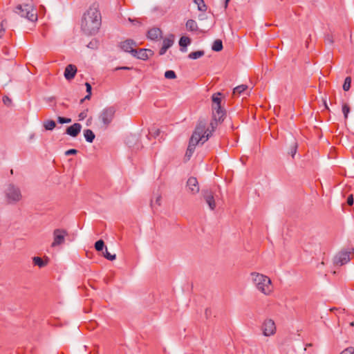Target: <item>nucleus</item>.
Listing matches in <instances>:
<instances>
[{
  "label": "nucleus",
  "instance_id": "obj_35",
  "mask_svg": "<svg viewBox=\"0 0 354 354\" xmlns=\"http://www.w3.org/2000/svg\"><path fill=\"white\" fill-rule=\"evenodd\" d=\"M342 112L344 113V119L346 120L348 118V115L350 112V107L346 103L342 104Z\"/></svg>",
  "mask_w": 354,
  "mask_h": 354
},
{
  "label": "nucleus",
  "instance_id": "obj_12",
  "mask_svg": "<svg viewBox=\"0 0 354 354\" xmlns=\"http://www.w3.org/2000/svg\"><path fill=\"white\" fill-rule=\"evenodd\" d=\"M136 46V43L133 39H127L123 41H121L119 44V47L124 52L130 53L131 55H133L135 48L134 47Z\"/></svg>",
  "mask_w": 354,
  "mask_h": 354
},
{
  "label": "nucleus",
  "instance_id": "obj_5",
  "mask_svg": "<svg viewBox=\"0 0 354 354\" xmlns=\"http://www.w3.org/2000/svg\"><path fill=\"white\" fill-rule=\"evenodd\" d=\"M15 12L30 21L34 22L37 20V11L28 4L18 5L15 8Z\"/></svg>",
  "mask_w": 354,
  "mask_h": 354
},
{
  "label": "nucleus",
  "instance_id": "obj_51",
  "mask_svg": "<svg viewBox=\"0 0 354 354\" xmlns=\"http://www.w3.org/2000/svg\"><path fill=\"white\" fill-rule=\"evenodd\" d=\"M230 1V0H225V3H224V8H227V6H228V3H229Z\"/></svg>",
  "mask_w": 354,
  "mask_h": 354
},
{
  "label": "nucleus",
  "instance_id": "obj_36",
  "mask_svg": "<svg viewBox=\"0 0 354 354\" xmlns=\"http://www.w3.org/2000/svg\"><path fill=\"white\" fill-rule=\"evenodd\" d=\"M137 140L136 136H130L126 138V143L129 147H133L132 143Z\"/></svg>",
  "mask_w": 354,
  "mask_h": 354
},
{
  "label": "nucleus",
  "instance_id": "obj_33",
  "mask_svg": "<svg viewBox=\"0 0 354 354\" xmlns=\"http://www.w3.org/2000/svg\"><path fill=\"white\" fill-rule=\"evenodd\" d=\"M104 248V242L102 240H98L95 243V248L97 251H102Z\"/></svg>",
  "mask_w": 354,
  "mask_h": 354
},
{
  "label": "nucleus",
  "instance_id": "obj_55",
  "mask_svg": "<svg viewBox=\"0 0 354 354\" xmlns=\"http://www.w3.org/2000/svg\"><path fill=\"white\" fill-rule=\"evenodd\" d=\"M328 310H338V309L335 307H332V308H330Z\"/></svg>",
  "mask_w": 354,
  "mask_h": 354
},
{
  "label": "nucleus",
  "instance_id": "obj_4",
  "mask_svg": "<svg viewBox=\"0 0 354 354\" xmlns=\"http://www.w3.org/2000/svg\"><path fill=\"white\" fill-rule=\"evenodd\" d=\"M6 200L9 204H15L21 201L22 194L20 189L13 184H9L4 190Z\"/></svg>",
  "mask_w": 354,
  "mask_h": 354
},
{
  "label": "nucleus",
  "instance_id": "obj_20",
  "mask_svg": "<svg viewBox=\"0 0 354 354\" xmlns=\"http://www.w3.org/2000/svg\"><path fill=\"white\" fill-rule=\"evenodd\" d=\"M186 28L189 30V31H192V32H194V31H196L198 30V25H197V23L196 22V21L193 20V19H189L186 22Z\"/></svg>",
  "mask_w": 354,
  "mask_h": 354
},
{
  "label": "nucleus",
  "instance_id": "obj_56",
  "mask_svg": "<svg viewBox=\"0 0 354 354\" xmlns=\"http://www.w3.org/2000/svg\"><path fill=\"white\" fill-rule=\"evenodd\" d=\"M350 326H354V322H351L350 323Z\"/></svg>",
  "mask_w": 354,
  "mask_h": 354
},
{
  "label": "nucleus",
  "instance_id": "obj_54",
  "mask_svg": "<svg viewBox=\"0 0 354 354\" xmlns=\"http://www.w3.org/2000/svg\"><path fill=\"white\" fill-rule=\"evenodd\" d=\"M88 47L93 48V42L92 41L88 44Z\"/></svg>",
  "mask_w": 354,
  "mask_h": 354
},
{
  "label": "nucleus",
  "instance_id": "obj_45",
  "mask_svg": "<svg viewBox=\"0 0 354 354\" xmlns=\"http://www.w3.org/2000/svg\"><path fill=\"white\" fill-rule=\"evenodd\" d=\"M85 86H86V88L87 93L91 94V90H92L91 85L88 82H86L85 83Z\"/></svg>",
  "mask_w": 354,
  "mask_h": 354
},
{
  "label": "nucleus",
  "instance_id": "obj_23",
  "mask_svg": "<svg viewBox=\"0 0 354 354\" xmlns=\"http://www.w3.org/2000/svg\"><path fill=\"white\" fill-rule=\"evenodd\" d=\"M204 54V50H197L190 53L188 55V57L192 59H196L203 56Z\"/></svg>",
  "mask_w": 354,
  "mask_h": 354
},
{
  "label": "nucleus",
  "instance_id": "obj_11",
  "mask_svg": "<svg viewBox=\"0 0 354 354\" xmlns=\"http://www.w3.org/2000/svg\"><path fill=\"white\" fill-rule=\"evenodd\" d=\"M202 195L209 209L214 210L216 208V203L213 192L211 189H203Z\"/></svg>",
  "mask_w": 354,
  "mask_h": 354
},
{
  "label": "nucleus",
  "instance_id": "obj_2",
  "mask_svg": "<svg viewBox=\"0 0 354 354\" xmlns=\"http://www.w3.org/2000/svg\"><path fill=\"white\" fill-rule=\"evenodd\" d=\"M251 279L256 288L264 295H270L273 291L271 279L259 272H252Z\"/></svg>",
  "mask_w": 354,
  "mask_h": 354
},
{
  "label": "nucleus",
  "instance_id": "obj_32",
  "mask_svg": "<svg viewBox=\"0 0 354 354\" xmlns=\"http://www.w3.org/2000/svg\"><path fill=\"white\" fill-rule=\"evenodd\" d=\"M103 256L109 261H113L116 259V255L109 253L106 248H105V251L103 252Z\"/></svg>",
  "mask_w": 354,
  "mask_h": 354
},
{
  "label": "nucleus",
  "instance_id": "obj_42",
  "mask_svg": "<svg viewBox=\"0 0 354 354\" xmlns=\"http://www.w3.org/2000/svg\"><path fill=\"white\" fill-rule=\"evenodd\" d=\"M3 102L6 105L9 106L11 104L12 100L8 96H4L3 97Z\"/></svg>",
  "mask_w": 354,
  "mask_h": 354
},
{
  "label": "nucleus",
  "instance_id": "obj_16",
  "mask_svg": "<svg viewBox=\"0 0 354 354\" xmlns=\"http://www.w3.org/2000/svg\"><path fill=\"white\" fill-rule=\"evenodd\" d=\"M82 125L80 123H74L73 125L68 127L66 130V133L71 137H77L80 133Z\"/></svg>",
  "mask_w": 354,
  "mask_h": 354
},
{
  "label": "nucleus",
  "instance_id": "obj_24",
  "mask_svg": "<svg viewBox=\"0 0 354 354\" xmlns=\"http://www.w3.org/2000/svg\"><path fill=\"white\" fill-rule=\"evenodd\" d=\"M55 122L53 120H48L44 122V127L46 130L52 131L55 127Z\"/></svg>",
  "mask_w": 354,
  "mask_h": 354
},
{
  "label": "nucleus",
  "instance_id": "obj_7",
  "mask_svg": "<svg viewBox=\"0 0 354 354\" xmlns=\"http://www.w3.org/2000/svg\"><path fill=\"white\" fill-rule=\"evenodd\" d=\"M221 94L220 93H214L212 97V113H216L218 114V119H221L225 116V111L221 108Z\"/></svg>",
  "mask_w": 354,
  "mask_h": 354
},
{
  "label": "nucleus",
  "instance_id": "obj_57",
  "mask_svg": "<svg viewBox=\"0 0 354 354\" xmlns=\"http://www.w3.org/2000/svg\"><path fill=\"white\" fill-rule=\"evenodd\" d=\"M54 100V97H50V98L48 99V100H49V101H51V100Z\"/></svg>",
  "mask_w": 354,
  "mask_h": 354
},
{
  "label": "nucleus",
  "instance_id": "obj_13",
  "mask_svg": "<svg viewBox=\"0 0 354 354\" xmlns=\"http://www.w3.org/2000/svg\"><path fill=\"white\" fill-rule=\"evenodd\" d=\"M153 54V51L150 49L140 48L139 50L136 49L132 56L137 59L146 60Z\"/></svg>",
  "mask_w": 354,
  "mask_h": 354
},
{
  "label": "nucleus",
  "instance_id": "obj_6",
  "mask_svg": "<svg viewBox=\"0 0 354 354\" xmlns=\"http://www.w3.org/2000/svg\"><path fill=\"white\" fill-rule=\"evenodd\" d=\"M115 113V109L113 106H109L104 109L99 115V119L106 128L113 121Z\"/></svg>",
  "mask_w": 354,
  "mask_h": 354
},
{
  "label": "nucleus",
  "instance_id": "obj_3",
  "mask_svg": "<svg viewBox=\"0 0 354 354\" xmlns=\"http://www.w3.org/2000/svg\"><path fill=\"white\" fill-rule=\"evenodd\" d=\"M205 123L204 122H200L197 124L189 143L196 146L201 141L202 142V144H203L206 140H207L211 136V132L207 133V131H205Z\"/></svg>",
  "mask_w": 354,
  "mask_h": 354
},
{
  "label": "nucleus",
  "instance_id": "obj_10",
  "mask_svg": "<svg viewBox=\"0 0 354 354\" xmlns=\"http://www.w3.org/2000/svg\"><path fill=\"white\" fill-rule=\"evenodd\" d=\"M263 334L265 336H270L275 333L276 332V326L274 322L271 319H266L261 327Z\"/></svg>",
  "mask_w": 354,
  "mask_h": 354
},
{
  "label": "nucleus",
  "instance_id": "obj_39",
  "mask_svg": "<svg viewBox=\"0 0 354 354\" xmlns=\"http://www.w3.org/2000/svg\"><path fill=\"white\" fill-rule=\"evenodd\" d=\"M325 41L328 44H332L334 42L333 37L332 35L328 34L325 36Z\"/></svg>",
  "mask_w": 354,
  "mask_h": 354
},
{
  "label": "nucleus",
  "instance_id": "obj_47",
  "mask_svg": "<svg viewBox=\"0 0 354 354\" xmlns=\"http://www.w3.org/2000/svg\"><path fill=\"white\" fill-rule=\"evenodd\" d=\"M132 69V67H129V66H120V67H117L115 68V71H118V70H131Z\"/></svg>",
  "mask_w": 354,
  "mask_h": 354
},
{
  "label": "nucleus",
  "instance_id": "obj_15",
  "mask_svg": "<svg viewBox=\"0 0 354 354\" xmlns=\"http://www.w3.org/2000/svg\"><path fill=\"white\" fill-rule=\"evenodd\" d=\"M77 68L75 65L68 64L66 67L65 71H64V77L66 78V80L70 81L75 77V76L77 73Z\"/></svg>",
  "mask_w": 354,
  "mask_h": 354
},
{
  "label": "nucleus",
  "instance_id": "obj_38",
  "mask_svg": "<svg viewBox=\"0 0 354 354\" xmlns=\"http://www.w3.org/2000/svg\"><path fill=\"white\" fill-rule=\"evenodd\" d=\"M57 122L60 124L70 123L71 122V119L68 118L58 116Z\"/></svg>",
  "mask_w": 354,
  "mask_h": 354
},
{
  "label": "nucleus",
  "instance_id": "obj_9",
  "mask_svg": "<svg viewBox=\"0 0 354 354\" xmlns=\"http://www.w3.org/2000/svg\"><path fill=\"white\" fill-rule=\"evenodd\" d=\"M351 251L342 250L339 252L334 258V263L337 266H343L351 260Z\"/></svg>",
  "mask_w": 354,
  "mask_h": 354
},
{
  "label": "nucleus",
  "instance_id": "obj_26",
  "mask_svg": "<svg viewBox=\"0 0 354 354\" xmlns=\"http://www.w3.org/2000/svg\"><path fill=\"white\" fill-rule=\"evenodd\" d=\"M297 148H298V144L297 142H293L292 143V145H290V149H289V151H288V153L292 157L294 158L296 153H297Z\"/></svg>",
  "mask_w": 354,
  "mask_h": 354
},
{
  "label": "nucleus",
  "instance_id": "obj_17",
  "mask_svg": "<svg viewBox=\"0 0 354 354\" xmlns=\"http://www.w3.org/2000/svg\"><path fill=\"white\" fill-rule=\"evenodd\" d=\"M147 36L151 40H158L162 37V30L159 28H153L148 30Z\"/></svg>",
  "mask_w": 354,
  "mask_h": 354
},
{
  "label": "nucleus",
  "instance_id": "obj_18",
  "mask_svg": "<svg viewBox=\"0 0 354 354\" xmlns=\"http://www.w3.org/2000/svg\"><path fill=\"white\" fill-rule=\"evenodd\" d=\"M212 115L213 119L210 122L211 130H209V129L206 130L207 133L211 132V134L216 129L218 123H221L222 121H223V118H222L221 119H218V114L216 113H212Z\"/></svg>",
  "mask_w": 354,
  "mask_h": 354
},
{
  "label": "nucleus",
  "instance_id": "obj_14",
  "mask_svg": "<svg viewBox=\"0 0 354 354\" xmlns=\"http://www.w3.org/2000/svg\"><path fill=\"white\" fill-rule=\"evenodd\" d=\"M187 187L192 194L198 193L200 188L197 179L195 177H190L187 182Z\"/></svg>",
  "mask_w": 354,
  "mask_h": 354
},
{
  "label": "nucleus",
  "instance_id": "obj_52",
  "mask_svg": "<svg viewBox=\"0 0 354 354\" xmlns=\"http://www.w3.org/2000/svg\"><path fill=\"white\" fill-rule=\"evenodd\" d=\"M208 313H211V311H207V310H205V315L206 319H207V318H208V316H209Z\"/></svg>",
  "mask_w": 354,
  "mask_h": 354
},
{
  "label": "nucleus",
  "instance_id": "obj_30",
  "mask_svg": "<svg viewBox=\"0 0 354 354\" xmlns=\"http://www.w3.org/2000/svg\"><path fill=\"white\" fill-rule=\"evenodd\" d=\"M174 44V39L172 38H165L162 41V46L167 49L169 48Z\"/></svg>",
  "mask_w": 354,
  "mask_h": 354
},
{
  "label": "nucleus",
  "instance_id": "obj_46",
  "mask_svg": "<svg viewBox=\"0 0 354 354\" xmlns=\"http://www.w3.org/2000/svg\"><path fill=\"white\" fill-rule=\"evenodd\" d=\"M78 117L80 120H83L86 117V113L85 111L81 112Z\"/></svg>",
  "mask_w": 354,
  "mask_h": 354
},
{
  "label": "nucleus",
  "instance_id": "obj_50",
  "mask_svg": "<svg viewBox=\"0 0 354 354\" xmlns=\"http://www.w3.org/2000/svg\"><path fill=\"white\" fill-rule=\"evenodd\" d=\"M160 201H161V196H158L157 198H156V203L160 205Z\"/></svg>",
  "mask_w": 354,
  "mask_h": 354
},
{
  "label": "nucleus",
  "instance_id": "obj_48",
  "mask_svg": "<svg viewBox=\"0 0 354 354\" xmlns=\"http://www.w3.org/2000/svg\"><path fill=\"white\" fill-rule=\"evenodd\" d=\"M167 49L163 46H162V48H160V51H159V54L160 55H162L164 54H165V53L167 52Z\"/></svg>",
  "mask_w": 354,
  "mask_h": 354
},
{
  "label": "nucleus",
  "instance_id": "obj_49",
  "mask_svg": "<svg viewBox=\"0 0 354 354\" xmlns=\"http://www.w3.org/2000/svg\"><path fill=\"white\" fill-rule=\"evenodd\" d=\"M91 94L87 93V95L84 97V98L82 99L80 102L82 103L85 100H90Z\"/></svg>",
  "mask_w": 354,
  "mask_h": 354
},
{
  "label": "nucleus",
  "instance_id": "obj_40",
  "mask_svg": "<svg viewBox=\"0 0 354 354\" xmlns=\"http://www.w3.org/2000/svg\"><path fill=\"white\" fill-rule=\"evenodd\" d=\"M339 354H354V348L353 347H348L344 349Z\"/></svg>",
  "mask_w": 354,
  "mask_h": 354
},
{
  "label": "nucleus",
  "instance_id": "obj_43",
  "mask_svg": "<svg viewBox=\"0 0 354 354\" xmlns=\"http://www.w3.org/2000/svg\"><path fill=\"white\" fill-rule=\"evenodd\" d=\"M346 203L350 206L353 204V197L352 194H351V195H349L348 196L347 200H346Z\"/></svg>",
  "mask_w": 354,
  "mask_h": 354
},
{
  "label": "nucleus",
  "instance_id": "obj_1",
  "mask_svg": "<svg viewBox=\"0 0 354 354\" xmlns=\"http://www.w3.org/2000/svg\"><path fill=\"white\" fill-rule=\"evenodd\" d=\"M101 24L102 16L99 6L93 3L83 15L81 22L82 30L87 35H95L100 30Z\"/></svg>",
  "mask_w": 354,
  "mask_h": 354
},
{
  "label": "nucleus",
  "instance_id": "obj_21",
  "mask_svg": "<svg viewBox=\"0 0 354 354\" xmlns=\"http://www.w3.org/2000/svg\"><path fill=\"white\" fill-rule=\"evenodd\" d=\"M84 136L86 140L90 143L93 142L95 138L94 133L91 129H85L84 131Z\"/></svg>",
  "mask_w": 354,
  "mask_h": 354
},
{
  "label": "nucleus",
  "instance_id": "obj_41",
  "mask_svg": "<svg viewBox=\"0 0 354 354\" xmlns=\"http://www.w3.org/2000/svg\"><path fill=\"white\" fill-rule=\"evenodd\" d=\"M77 153V150L75 149H71L65 152L66 156L75 155Z\"/></svg>",
  "mask_w": 354,
  "mask_h": 354
},
{
  "label": "nucleus",
  "instance_id": "obj_22",
  "mask_svg": "<svg viewBox=\"0 0 354 354\" xmlns=\"http://www.w3.org/2000/svg\"><path fill=\"white\" fill-rule=\"evenodd\" d=\"M212 49L214 51L219 52L223 49V42L221 39H216L214 41Z\"/></svg>",
  "mask_w": 354,
  "mask_h": 354
},
{
  "label": "nucleus",
  "instance_id": "obj_31",
  "mask_svg": "<svg viewBox=\"0 0 354 354\" xmlns=\"http://www.w3.org/2000/svg\"><path fill=\"white\" fill-rule=\"evenodd\" d=\"M351 77H346L344 80V82L343 84L344 91H348L351 88Z\"/></svg>",
  "mask_w": 354,
  "mask_h": 354
},
{
  "label": "nucleus",
  "instance_id": "obj_19",
  "mask_svg": "<svg viewBox=\"0 0 354 354\" xmlns=\"http://www.w3.org/2000/svg\"><path fill=\"white\" fill-rule=\"evenodd\" d=\"M191 39L186 36H183L180 38L179 45L182 52L187 51V46L191 44Z\"/></svg>",
  "mask_w": 354,
  "mask_h": 354
},
{
  "label": "nucleus",
  "instance_id": "obj_37",
  "mask_svg": "<svg viewBox=\"0 0 354 354\" xmlns=\"http://www.w3.org/2000/svg\"><path fill=\"white\" fill-rule=\"evenodd\" d=\"M165 77L167 79H175L176 77V75L174 71L169 70L165 73Z\"/></svg>",
  "mask_w": 354,
  "mask_h": 354
},
{
  "label": "nucleus",
  "instance_id": "obj_27",
  "mask_svg": "<svg viewBox=\"0 0 354 354\" xmlns=\"http://www.w3.org/2000/svg\"><path fill=\"white\" fill-rule=\"evenodd\" d=\"M33 263L35 266H39V268H43L46 265V263H45L41 257H35L32 259Z\"/></svg>",
  "mask_w": 354,
  "mask_h": 354
},
{
  "label": "nucleus",
  "instance_id": "obj_34",
  "mask_svg": "<svg viewBox=\"0 0 354 354\" xmlns=\"http://www.w3.org/2000/svg\"><path fill=\"white\" fill-rule=\"evenodd\" d=\"M160 132H161V131H160V129L156 128V127H152V128L150 129V131H149V134H150L151 136H153V137H154V138H156V137H158V136H160Z\"/></svg>",
  "mask_w": 354,
  "mask_h": 354
},
{
  "label": "nucleus",
  "instance_id": "obj_29",
  "mask_svg": "<svg viewBox=\"0 0 354 354\" xmlns=\"http://www.w3.org/2000/svg\"><path fill=\"white\" fill-rule=\"evenodd\" d=\"M195 148H196L195 145H194L193 144H189V145H188L186 153H185V157L187 158L188 160L192 156V154H193V153H194V151L195 150Z\"/></svg>",
  "mask_w": 354,
  "mask_h": 354
},
{
  "label": "nucleus",
  "instance_id": "obj_53",
  "mask_svg": "<svg viewBox=\"0 0 354 354\" xmlns=\"http://www.w3.org/2000/svg\"><path fill=\"white\" fill-rule=\"evenodd\" d=\"M129 20L130 21H131V22H136V24H140V23H139V21H136V20H131V19H130V18L129 19Z\"/></svg>",
  "mask_w": 354,
  "mask_h": 354
},
{
  "label": "nucleus",
  "instance_id": "obj_8",
  "mask_svg": "<svg viewBox=\"0 0 354 354\" xmlns=\"http://www.w3.org/2000/svg\"><path fill=\"white\" fill-rule=\"evenodd\" d=\"M68 235L66 230L64 229H55L53 231V241L51 247L55 248L64 243L65 236Z\"/></svg>",
  "mask_w": 354,
  "mask_h": 354
},
{
  "label": "nucleus",
  "instance_id": "obj_28",
  "mask_svg": "<svg viewBox=\"0 0 354 354\" xmlns=\"http://www.w3.org/2000/svg\"><path fill=\"white\" fill-rule=\"evenodd\" d=\"M194 3L198 6V10L205 12L207 10V6L203 0H194Z\"/></svg>",
  "mask_w": 354,
  "mask_h": 354
},
{
  "label": "nucleus",
  "instance_id": "obj_44",
  "mask_svg": "<svg viewBox=\"0 0 354 354\" xmlns=\"http://www.w3.org/2000/svg\"><path fill=\"white\" fill-rule=\"evenodd\" d=\"M3 22H4V21H3L0 24V38L2 37V36L3 35V33L5 32V29H4V27H3Z\"/></svg>",
  "mask_w": 354,
  "mask_h": 354
},
{
  "label": "nucleus",
  "instance_id": "obj_25",
  "mask_svg": "<svg viewBox=\"0 0 354 354\" xmlns=\"http://www.w3.org/2000/svg\"><path fill=\"white\" fill-rule=\"evenodd\" d=\"M248 88V86L245 84L239 85L234 88L233 93L234 95H240Z\"/></svg>",
  "mask_w": 354,
  "mask_h": 354
}]
</instances>
